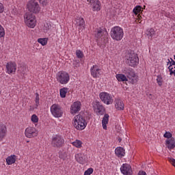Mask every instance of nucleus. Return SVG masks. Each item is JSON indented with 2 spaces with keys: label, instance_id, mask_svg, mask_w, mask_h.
Wrapping results in <instances>:
<instances>
[{
  "label": "nucleus",
  "instance_id": "7ed1b4c3",
  "mask_svg": "<svg viewBox=\"0 0 175 175\" xmlns=\"http://www.w3.org/2000/svg\"><path fill=\"white\" fill-rule=\"evenodd\" d=\"M24 23L28 28L33 29L36 27V16L29 12H26L24 15Z\"/></svg>",
  "mask_w": 175,
  "mask_h": 175
},
{
  "label": "nucleus",
  "instance_id": "a18cd8bd",
  "mask_svg": "<svg viewBox=\"0 0 175 175\" xmlns=\"http://www.w3.org/2000/svg\"><path fill=\"white\" fill-rule=\"evenodd\" d=\"M138 175H147V174L144 171H139Z\"/></svg>",
  "mask_w": 175,
  "mask_h": 175
},
{
  "label": "nucleus",
  "instance_id": "473e14b6",
  "mask_svg": "<svg viewBox=\"0 0 175 175\" xmlns=\"http://www.w3.org/2000/svg\"><path fill=\"white\" fill-rule=\"evenodd\" d=\"M31 121L33 124H38L39 122V118L36 114H33L31 117Z\"/></svg>",
  "mask_w": 175,
  "mask_h": 175
},
{
  "label": "nucleus",
  "instance_id": "4be33fe9",
  "mask_svg": "<svg viewBox=\"0 0 175 175\" xmlns=\"http://www.w3.org/2000/svg\"><path fill=\"white\" fill-rule=\"evenodd\" d=\"M109 117H110V116H109V114L105 113L104 115V117L103 118L102 125H103V129L105 130L107 129V124H109Z\"/></svg>",
  "mask_w": 175,
  "mask_h": 175
},
{
  "label": "nucleus",
  "instance_id": "2eb2a0df",
  "mask_svg": "<svg viewBox=\"0 0 175 175\" xmlns=\"http://www.w3.org/2000/svg\"><path fill=\"white\" fill-rule=\"evenodd\" d=\"M80 110H81V103L80 101L74 102L70 107V114L72 115L77 114Z\"/></svg>",
  "mask_w": 175,
  "mask_h": 175
},
{
  "label": "nucleus",
  "instance_id": "4468645a",
  "mask_svg": "<svg viewBox=\"0 0 175 175\" xmlns=\"http://www.w3.org/2000/svg\"><path fill=\"white\" fill-rule=\"evenodd\" d=\"M90 74L94 79H98V77H100V75H102V70H100L99 66L96 64L93 65L90 68Z\"/></svg>",
  "mask_w": 175,
  "mask_h": 175
},
{
  "label": "nucleus",
  "instance_id": "4c0bfd02",
  "mask_svg": "<svg viewBox=\"0 0 175 175\" xmlns=\"http://www.w3.org/2000/svg\"><path fill=\"white\" fill-rule=\"evenodd\" d=\"M94 173V168L90 167L87 170L85 171L83 175H92Z\"/></svg>",
  "mask_w": 175,
  "mask_h": 175
},
{
  "label": "nucleus",
  "instance_id": "79ce46f5",
  "mask_svg": "<svg viewBox=\"0 0 175 175\" xmlns=\"http://www.w3.org/2000/svg\"><path fill=\"white\" fill-rule=\"evenodd\" d=\"M5 10V7L3 6V4L2 3H0V14L3 13Z\"/></svg>",
  "mask_w": 175,
  "mask_h": 175
},
{
  "label": "nucleus",
  "instance_id": "20e7f679",
  "mask_svg": "<svg viewBox=\"0 0 175 175\" xmlns=\"http://www.w3.org/2000/svg\"><path fill=\"white\" fill-rule=\"evenodd\" d=\"M122 73L126 75L127 77L130 79L131 84H136L139 81V77L137 76L133 69L130 67H125L122 70Z\"/></svg>",
  "mask_w": 175,
  "mask_h": 175
},
{
  "label": "nucleus",
  "instance_id": "412c9836",
  "mask_svg": "<svg viewBox=\"0 0 175 175\" xmlns=\"http://www.w3.org/2000/svg\"><path fill=\"white\" fill-rule=\"evenodd\" d=\"M103 35H107V31L103 29L99 28L95 31V37L97 39H101L103 38Z\"/></svg>",
  "mask_w": 175,
  "mask_h": 175
},
{
  "label": "nucleus",
  "instance_id": "f3484780",
  "mask_svg": "<svg viewBox=\"0 0 175 175\" xmlns=\"http://www.w3.org/2000/svg\"><path fill=\"white\" fill-rule=\"evenodd\" d=\"M76 25L78 27L79 31H84L85 29V21L84 18L79 17L76 19Z\"/></svg>",
  "mask_w": 175,
  "mask_h": 175
},
{
  "label": "nucleus",
  "instance_id": "09e8293b",
  "mask_svg": "<svg viewBox=\"0 0 175 175\" xmlns=\"http://www.w3.org/2000/svg\"><path fill=\"white\" fill-rule=\"evenodd\" d=\"M27 143H29V141H27Z\"/></svg>",
  "mask_w": 175,
  "mask_h": 175
},
{
  "label": "nucleus",
  "instance_id": "49530a36",
  "mask_svg": "<svg viewBox=\"0 0 175 175\" xmlns=\"http://www.w3.org/2000/svg\"><path fill=\"white\" fill-rule=\"evenodd\" d=\"M95 1L96 0H87V2H88L89 3H92V5L94 3V2H95Z\"/></svg>",
  "mask_w": 175,
  "mask_h": 175
},
{
  "label": "nucleus",
  "instance_id": "1a4fd4ad",
  "mask_svg": "<svg viewBox=\"0 0 175 175\" xmlns=\"http://www.w3.org/2000/svg\"><path fill=\"white\" fill-rule=\"evenodd\" d=\"M27 8L29 12L34 13L35 14L40 12V6H39V3L35 0L29 1L27 4Z\"/></svg>",
  "mask_w": 175,
  "mask_h": 175
},
{
  "label": "nucleus",
  "instance_id": "f8f14e48",
  "mask_svg": "<svg viewBox=\"0 0 175 175\" xmlns=\"http://www.w3.org/2000/svg\"><path fill=\"white\" fill-rule=\"evenodd\" d=\"M92 105L93 109L98 116H103L105 114V107L100 102L96 100L93 102Z\"/></svg>",
  "mask_w": 175,
  "mask_h": 175
},
{
  "label": "nucleus",
  "instance_id": "ea45409f",
  "mask_svg": "<svg viewBox=\"0 0 175 175\" xmlns=\"http://www.w3.org/2000/svg\"><path fill=\"white\" fill-rule=\"evenodd\" d=\"M148 31L149 32V36H150L151 38H152V36L155 35V30L152 28L149 29Z\"/></svg>",
  "mask_w": 175,
  "mask_h": 175
},
{
  "label": "nucleus",
  "instance_id": "aec40b11",
  "mask_svg": "<svg viewBox=\"0 0 175 175\" xmlns=\"http://www.w3.org/2000/svg\"><path fill=\"white\" fill-rule=\"evenodd\" d=\"M115 154L118 158H122V157H125V149L122 147H117L115 149Z\"/></svg>",
  "mask_w": 175,
  "mask_h": 175
},
{
  "label": "nucleus",
  "instance_id": "a19ab883",
  "mask_svg": "<svg viewBox=\"0 0 175 175\" xmlns=\"http://www.w3.org/2000/svg\"><path fill=\"white\" fill-rule=\"evenodd\" d=\"M163 136L166 139H170V137H172V134L170 133V132H165Z\"/></svg>",
  "mask_w": 175,
  "mask_h": 175
},
{
  "label": "nucleus",
  "instance_id": "bb28decb",
  "mask_svg": "<svg viewBox=\"0 0 175 175\" xmlns=\"http://www.w3.org/2000/svg\"><path fill=\"white\" fill-rule=\"evenodd\" d=\"M71 144L76 147V148H83V142L80 139H76L75 141L71 142Z\"/></svg>",
  "mask_w": 175,
  "mask_h": 175
},
{
  "label": "nucleus",
  "instance_id": "c756f323",
  "mask_svg": "<svg viewBox=\"0 0 175 175\" xmlns=\"http://www.w3.org/2000/svg\"><path fill=\"white\" fill-rule=\"evenodd\" d=\"M75 159L77 162H79V163H84V158H83L81 153L75 154Z\"/></svg>",
  "mask_w": 175,
  "mask_h": 175
},
{
  "label": "nucleus",
  "instance_id": "cd10ccee",
  "mask_svg": "<svg viewBox=\"0 0 175 175\" xmlns=\"http://www.w3.org/2000/svg\"><path fill=\"white\" fill-rule=\"evenodd\" d=\"M116 77L118 81H128V78H126V76L124 74H117Z\"/></svg>",
  "mask_w": 175,
  "mask_h": 175
},
{
  "label": "nucleus",
  "instance_id": "a211bd4d",
  "mask_svg": "<svg viewBox=\"0 0 175 175\" xmlns=\"http://www.w3.org/2000/svg\"><path fill=\"white\" fill-rule=\"evenodd\" d=\"M167 61V65H170L168 67L170 75L175 76V62L172 58L168 59Z\"/></svg>",
  "mask_w": 175,
  "mask_h": 175
},
{
  "label": "nucleus",
  "instance_id": "ddd939ff",
  "mask_svg": "<svg viewBox=\"0 0 175 175\" xmlns=\"http://www.w3.org/2000/svg\"><path fill=\"white\" fill-rule=\"evenodd\" d=\"M17 70V64L14 62H9L6 64L5 72L8 75H14Z\"/></svg>",
  "mask_w": 175,
  "mask_h": 175
},
{
  "label": "nucleus",
  "instance_id": "5701e85b",
  "mask_svg": "<svg viewBox=\"0 0 175 175\" xmlns=\"http://www.w3.org/2000/svg\"><path fill=\"white\" fill-rule=\"evenodd\" d=\"M115 107L117 110H124V105L121 99H116Z\"/></svg>",
  "mask_w": 175,
  "mask_h": 175
},
{
  "label": "nucleus",
  "instance_id": "e433bc0d",
  "mask_svg": "<svg viewBox=\"0 0 175 175\" xmlns=\"http://www.w3.org/2000/svg\"><path fill=\"white\" fill-rule=\"evenodd\" d=\"M39 94L38 93H36V98H35V102H36V105H35V108L38 109V107H39Z\"/></svg>",
  "mask_w": 175,
  "mask_h": 175
},
{
  "label": "nucleus",
  "instance_id": "a878e982",
  "mask_svg": "<svg viewBox=\"0 0 175 175\" xmlns=\"http://www.w3.org/2000/svg\"><path fill=\"white\" fill-rule=\"evenodd\" d=\"M166 145L169 150H172L175 147V140L174 139H170L166 140Z\"/></svg>",
  "mask_w": 175,
  "mask_h": 175
},
{
  "label": "nucleus",
  "instance_id": "9b49d317",
  "mask_svg": "<svg viewBox=\"0 0 175 175\" xmlns=\"http://www.w3.org/2000/svg\"><path fill=\"white\" fill-rule=\"evenodd\" d=\"M39 135V131L33 126H28L25 130V136L28 139H33Z\"/></svg>",
  "mask_w": 175,
  "mask_h": 175
},
{
  "label": "nucleus",
  "instance_id": "c85d7f7f",
  "mask_svg": "<svg viewBox=\"0 0 175 175\" xmlns=\"http://www.w3.org/2000/svg\"><path fill=\"white\" fill-rule=\"evenodd\" d=\"M68 91H69V88H63L60 89L59 94L61 98H66V94H68Z\"/></svg>",
  "mask_w": 175,
  "mask_h": 175
},
{
  "label": "nucleus",
  "instance_id": "2f4dec72",
  "mask_svg": "<svg viewBox=\"0 0 175 175\" xmlns=\"http://www.w3.org/2000/svg\"><path fill=\"white\" fill-rule=\"evenodd\" d=\"M49 39L47 38H38V42L41 44L42 46H46L47 44Z\"/></svg>",
  "mask_w": 175,
  "mask_h": 175
},
{
  "label": "nucleus",
  "instance_id": "6ab92c4d",
  "mask_svg": "<svg viewBox=\"0 0 175 175\" xmlns=\"http://www.w3.org/2000/svg\"><path fill=\"white\" fill-rule=\"evenodd\" d=\"M7 133L8 128L6 127V125L3 123H0V142L3 140V138L6 136Z\"/></svg>",
  "mask_w": 175,
  "mask_h": 175
},
{
  "label": "nucleus",
  "instance_id": "f03ea898",
  "mask_svg": "<svg viewBox=\"0 0 175 175\" xmlns=\"http://www.w3.org/2000/svg\"><path fill=\"white\" fill-rule=\"evenodd\" d=\"M110 35L113 40L120 42L124 38V29L120 26H115L111 29Z\"/></svg>",
  "mask_w": 175,
  "mask_h": 175
},
{
  "label": "nucleus",
  "instance_id": "dca6fc26",
  "mask_svg": "<svg viewBox=\"0 0 175 175\" xmlns=\"http://www.w3.org/2000/svg\"><path fill=\"white\" fill-rule=\"evenodd\" d=\"M120 172L124 175H132V167L128 163H124L120 167Z\"/></svg>",
  "mask_w": 175,
  "mask_h": 175
},
{
  "label": "nucleus",
  "instance_id": "7c9ffc66",
  "mask_svg": "<svg viewBox=\"0 0 175 175\" xmlns=\"http://www.w3.org/2000/svg\"><path fill=\"white\" fill-rule=\"evenodd\" d=\"M157 83L159 87H162V85L163 84V77H162V75H157Z\"/></svg>",
  "mask_w": 175,
  "mask_h": 175
},
{
  "label": "nucleus",
  "instance_id": "0eeeda50",
  "mask_svg": "<svg viewBox=\"0 0 175 175\" xmlns=\"http://www.w3.org/2000/svg\"><path fill=\"white\" fill-rule=\"evenodd\" d=\"M99 98L105 105H113V102H114L113 96L106 92H100L99 94Z\"/></svg>",
  "mask_w": 175,
  "mask_h": 175
},
{
  "label": "nucleus",
  "instance_id": "b1692460",
  "mask_svg": "<svg viewBox=\"0 0 175 175\" xmlns=\"http://www.w3.org/2000/svg\"><path fill=\"white\" fill-rule=\"evenodd\" d=\"M92 6L93 12H99V10H100V1L96 0L95 2L92 4Z\"/></svg>",
  "mask_w": 175,
  "mask_h": 175
},
{
  "label": "nucleus",
  "instance_id": "39448f33",
  "mask_svg": "<svg viewBox=\"0 0 175 175\" xmlns=\"http://www.w3.org/2000/svg\"><path fill=\"white\" fill-rule=\"evenodd\" d=\"M126 59L128 65L135 68L139 65V56L137 54L131 52L126 55Z\"/></svg>",
  "mask_w": 175,
  "mask_h": 175
},
{
  "label": "nucleus",
  "instance_id": "f257e3e1",
  "mask_svg": "<svg viewBox=\"0 0 175 175\" xmlns=\"http://www.w3.org/2000/svg\"><path fill=\"white\" fill-rule=\"evenodd\" d=\"M72 124L77 131H83V129H85L87 126V121H85L83 116L78 114L74 117Z\"/></svg>",
  "mask_w": 175,
  "mask_h": 175
},
{
  "label": "nucleus",
  "instance_id": "72a5a7b5",
  "mask_svg": "<svg viewBox=\"0 0 175 175\" xmlns=\"http://www.w3.org/2000/svg\"><path fill=\"white\" fill-rule=\"evenodd\" d=\"M133 12L134 14H139L140 12H142V6L140 5H137L133 10Z\"/></svg>",
  "mask_w": 175,
  "mask_h": 175
},
{
  "label": "nucleus",
  "instance_id": "6e6552de",
  "mask_svg": "<svg viewBox=\"0 0 175 175\" xmlns=\"http://www.w3.org/2000/svg\"><path fill=\"white\" fill-rule=\"evenodd\" d=\"M51 113L55 118H60L64 114V111H62V107L58 104H53L51 106Z\"/></svg>",
  "mask_w": 175,
  "mask_h": 175
},
{
  "label": "nucleus",
  "instance_id": "423d86ee",
  "mask_svg": "<svg viewBox=\"0 0 175 175\" xmlns=\"http://www.w3.org/2000/svg\"><path fill=\"white\" fill-rule=\"evenodd\" d=\"M56 79L60 84H68L70 81V75L65 71H59L56 75Z\"/></svg>",
  "mask_w": 175,
  "mask_h": 175
},
{
  "label": "nucleus",
  "instance_id": "9d476101",
  "mask_svg": "<svg viewBox=\"0 0 175 175\" xmlns=\"http://www.w3.org/2000/svg\"><path fill=\"white\" fill-rule=\"evenodd\" d=\"M65 144V139L61 135H54L52 137L51 146L57 148H61Z\"/></svg>",
  "mask_w": 175,
  "mask_h": 175
},
{
  "label": "nucleus",
  "instance_id": "de8ad7c7",
  "mask_svg": "<svg viewBox=\"0 0 175 175\" xmlns=\"http://www.w3.org/2000/svg\"><path fill=\"white\" fill-rule=\"evenodd\" d=\"M166 16H167V17H170V16H167V15H166Z\"/></svg>",
  "mask_w": 175,
  "mask_h": 175
},
{
  "label": "nucleus",
  "instance_id": "58836bf2",
  "mask_svg": "<svg viewBox=\"0 0 175 175\" xmlns=\"http://www.w3.org/2000/svg\"><path fill=\"white\" fill-rule=\"evenodd\" d=\"M51 29V25H50L49 23H46L44 25L43 29L44 32H47V31L50 30Z\"/></svg>",
  "mask_w": 175,
  "mask_h": 175
},
{
  "label": "nucleus",
  "instance_id": "c03bdc74",
  "mask_svg": "<svg viewBox=\"0 0 175 175\" xmlns=\"http://www.w3.org/2000/svg\"><path fill=\"white\" fill-rule=\"evenodd\" d=\"M39 2L42 4V6L47 5V0H39Z\"/></svg>",
  "mask_w": 175,
  "mask_h": 175
},
{
  "label": "nucleus",
  "instance_id": "37998d69",
  "mask_svg": "<svg viewBox=\"0 0 175 175\" xmlns=\"http://www.w3.org/2000/svg\"><path fill=\"white\" fill-rule=\"evenodd\" d=\"M59 157L61 158V159H65V158H66L65 153L62 154V152L59 153Z\"/></svg>",
  "mask_w": 175,
  "mask_h": 175
},
{
  "label": "nucleus",
  "instance_id": "c9c22d12",
  "mask_svg": "<svg viewBox=\"0 0 175 175\" xmlns=\"http://www.w3.org/2000/svg\"><path fill=\"white\" fill-rule=\"evenodd\" d=\"M5 35H6L5 28L0 25V38H5Z\"/></svg>",
  "mask_w": 175,
  "mask_h": 175
},
{
  "label": "nucleus",
  "instance_id": "393cba45",
  "mask_svg": "<svg viewBox=\"0 0 175 175\" xmlns=\"http://www.w3.org/2000/svg\"><path fill=\"white\" fill-rule=\"evenodd\" d=\"M17 157L14 154H12L6 159L7 165H13V163H16V159Z\"/></svg>",
  "mask_w": 175,
  "mask_h": 175
},
{
  "label": "nucleus",
  "instance_id": "f704fd0d",
  "mask_svg": "<svg viewBox=\"0 0 175 175\" xmlns=\"http://www.w3.org/2000/svg\"><path fill=\"white\" fill-rule=\"evenodd\" d=\"M76 56H77L78 58H79V59L83 58V57H84V53H83L82 51L77 50V51H76Z\"/></svg>",
  "mask_w": 175,
  "mask_h": 175
}]
</instances>
